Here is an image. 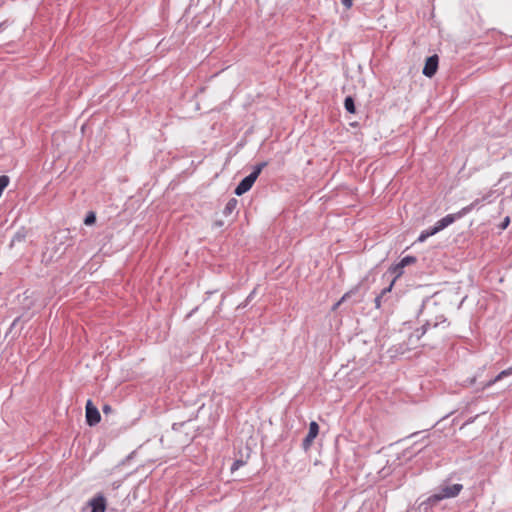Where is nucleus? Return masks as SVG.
I'll use <instances>...</instances> for the list:
<instances>
[{
    "label": "nucleus",
    "instance_id": "f257e3e1",
    "mask_svg": "<svg viewBox=\"0 0 512 512\" xmlns=\"http://www.w3.org/2000/svg\"><path fill=\"white\" fill-rule=\"evenodd\" d=\"M462 490V484H449L447 481H445L439 486L438 492L432 494L425 501L421 502L417 509L419 512H428V510H430L440 501L458 496Z\"/></svg>",
    "mask_w": 512,
    "mask_h": 512
},
{
    "label": "nucleus",
    "instance_id": "f03ea898",
    "mask_svg": "<svg viewBox=\"0 0 512 512\" xmlns=\"http://www.w3.org/2000/svg\"><path fill=\"white\" fill-rule=\"evenodd\" d=\"M430 326H431L430 322L427 321L420 328H417L413 333H411L409 335L407 342H403V343H399L398 345H394L390 349V352L403 355L406 352H408L412 349H415L418 346V342L420 341L421 337L427 332V330L429 329Z\"/></svg>",
    "mask_w": 512,
    "mask_h": 512
},
{
    "label": "nucleus",
    "instance_id": "7ed1b4c3",
    "mask_svg": "<svg viewBox=\"0 0 512 512\" xmlns=\"http://www.w3.org/2000/svg\"><path fill=\"white\" fill-rule=\"evenodd\" d=\"M101 420V415L96 406L92 403L91 400H88L86 403V423L89 426L97 425Z\"/></svg>",
    "mask_w": 512,
    "mask_h": 512
},
{
    "label": "nucleus",
    "instance_id": "20e7f679",
    "mask_svg": "<svg viewBox=\"0 0 512 512\" xmlns=\"http://www.w3.org/2000/svg\"><path fill=\"white\" fill-rule=\"evenodd\" d=\"M439 57L434 54L426 58L422 73L429 78H432L438 69Z\"/></svg>",
    "mask_w": 512,
    "mask_h": 512
},
{
    "label": "nucleus",
    "instance_id": "39448f33",
    "mask_svg": "<svg viewBox=\"0 0 512 512\" xmlns=\"http://www.w3.org/2000/svg\"><path fill=\"white\" fill-rule=\"evenodd\" d=\"M88 506L91 507L90 512H105L107 508L106 498L102 493H97L88 501Z\"/></svg>",
    "mask_w": 512,
    "mask_h": 512
},
{
    "label": "nucleus",
    "instance_id": "423d86ee",
    "mask_svg": "<svg viewBox=\"0 0 512 512\" xmlns=\"http://www.w3.org/2000/svg\"><path fill=\"white\" fill-rule=\"evenodd\" d=\"M318 434H319V425L317 424V422L311 421L309 424L308 434L302 441V448L305 451H307L311 447L314 439L317 437Z\"/></svg>",
    "mask_w": 512,
    "mask_h": 512
},
{
    "label": "nucleus",
    "instance_id": "0eeeda50",
    "mask_svg": "<svg viewBox=\"0 0 512 512\" xmlns=\"http://www.w3.org/2000/svg\"><path fill=\"white\" fill-rule=\"evenodd\" d=\"M255 181L256 180L254 179V176L247 175L246 177H244L236 186L234 190L235 195L241 196L248 192L252 188Z\"/></svg>",
    "mask_w": 512,
    "mask_h": 512
},
{
    "label": "nucleus",
    "instance_id": "6e6552de",
    "mask_svg": "<svg viewBox=\"0 0 512 512\" xmlns=\"http://www.w3.org/2000/svg\"><path fill=\"white\" fill-rule=\"evenodd\" d=\"M458 215H459V211L454 214H448L445 217H443L442 219H440L435 224L436 227L438 228L439 232L442 231L443 229H445L446 227H448L453 222H455L457 219H460L463 217V216H458Z\"/></svg>",
    "mask_w": 512,
    "mask_h": 512
},
{
    "label": "nucleus",
    "instance_id": "1a4fd4ad",
    "mask_svg": "<svg viewBox=\"0 0 512 512\" xmlns=\"http://www.w3.org/2000/svg\"><path fill=\"white\" fill-rule=\"evenodd\" d=\"M491 193L485 195L484 197H482L481 199H475L471 204L463 207L460 211H459V215L458 216H465L466 214L470 213L475 207H477L481 202L487 200L489 197H490Z\"/></svg>",
    "mask_w": 512,
    "mask_h": 512
},
{
    "label": "nucleus",
    "instance_id": "9d476101",
    "mask_svg": "<svg viewBox=\"0 0 512 512\" xmlns=\"http://www.w3.org/2000/svg\"><path fill=\"white\" fill-rule=\"evenodd\" d=\"M491 193L485 195L484 197H482L481 199H475L471 204L463 207L460 211H459V215L458 216H465L466 214L470 213L475 207H477L481 202L487 200L489 197H490Z\"/></svg>",
    "mask_w": 512,
    "mask_h": 512
},
{
    "label": "nucleus",
    "instance_id": "9b49d317",
    "mask_svg": "<svg viewBox=\"0 0 512 512\" xmlns=\"http://www.w3.org/2000/svg\"><path fill=\"white\" fill-rule=\"evenodd\" d=\"M510 375H512V366H511V367H509V368H507V369H505V370H503V371H501V372H500L497 376H495L493 379H491V380L487 381V382L483 385L482 389L489 388V387H490V386H492L494 383H496V382H498V381L502 380L504 377H507V376H510Z\"/></svg>",
    "mask_w": 512,
    "mask_h": 512
},
{
    "label": "nucleus",
    "instance_id": "f8f14e48",
    "mask_svg": "<svg viewBox=\"0 0 512 512\" xmlns=\"http://www.w3.org/2000/svg\"><path fill=\"white\" fill-rule=\"evenodd\" d=\"M237 205H238V200L236 198L229 199V201L227 202V204L223 210V215L226 217L230 216L237 208Z\"/></svg>",
    "mask_w": 512,
    "mask_h": 512
},
{
    "label": "nucleus",
    "instance_id": "ddd939ff",
    "mask_svg": "<svg viewBox=\"0 0 512 512\" xmlns=\"http://www.w3.org/2000/svg\"><path fill=\"white\" fill-rule=\"evenodd\" d=\"M344 108L348 113H351V114L356 113L355 100L352 96H347L344 99Z\"/></svg>",
    "mask_w": 512,
    "mask_h": 512
},
{
    "label": "nucleus",
    "instance_id": "4468645a",
    "mask_svg": "<svg viewBox=\"0 0 512 512\" xmlns=\"http://www.w3.org/2000/svg\"><path fill=\"white\" fill-rule=\"evenodd\" d=\"M405 267L404 266H401V263L398 262L397 264L395 265H392L389 269H388V272H390L391 274L394 275V278L393 279H397L399 278L402 274H403V269Z\"/></svg>",
    "mask_w": 512,
    "mask_h": 512
},
{
    "label": "nucleus",
    "instance_id": "2eb2a0df",
    "mask_svg": "<svg viewBox=\"0 0 512 512\" xmlns=\"http://www.w3.org/2000/svg\"><path fill=\"white\" fill-rule=\"evenodd\" d=\"M268 165V162L264 161L258 163L254 166L253 171L249 174L250 176H254V179L257 180L262 170Z\"/></svg>",
    "mask_w": 512,
    "mask_h": 512
},
{
    "label": "nucleus",
    "instance_id": "dca6fc26",
    "mask_svg": "<svg viewBox=\"0 0 512 512\" xmlns=\"http://www.w3.org/2000/svg\"><path fill=\"white\" fill-rule=\"evenodd\" d=\"M358 291V286L351 289L350 291L346 292L341 299L334 305L333 309H336L339 305H341L343 302H345L347 299L351 297V295L355 294Z\"/></svg>",
    "mask_w": 512,
    "mask_h": 512
},
{
    "label": "nucleus",
    "instance_id": "f3484780",
    "mask_svg": "<svg viewBox=\"0 0 512 512\" xmlns=\"http://www.w3.org/2000/svg\"><path fill=\"white\" fill-rule=\"evenodd\" d=\"M96 222V213L93 211H89L85 218H84V224L87 226L93 225Z\"/></svg>",
    "mask_w": 512,
    "mask_h": 512
},
{
    "label": "nucleus",
    "instance_id": "a211bd4d",
    "mask_svg": "<svg viewBox=\"0 0 512 512\" xmlns=\"http://www.w3.org/2000/svg\"><path fill=\"white\" fill-rule=\"evenodd\" d=\"M399 262L401 263V266L406 267L410 264L416 263L417 258L415 256L407 255V256L403 257Z\"/></svg>",
    "mask_w": 512,
    "mask_h": 512
},
{
    "label": "nucleus",
    "instance_id": "6ab92c4d",
    "mask_svg": "<svg viewBox=\"0 0 512 512\" xmlns=\"http://www.w3.org/2000/svg\"><path fill=\"white\" fill-rule=\"evenodd\" d=\"M25 233L24 232H21V231H18L17 233H15V235L13 236L12 240H11V246H13L15 243L17 242H22L25 240Z\"/></svg>",
    "mask_w": 512,
    "mask_h": 512
},
{
    "label": "nucleus",
    "instance_id": "aec40b11",
    "mask_svg": "<svg viewBox=\"0 0 512 512\" xmlns=\"http://www.w3.org/2000/svg\"><path fill=\"white\" fill-rule=\"evenodd\" d=\"M71 245H72L71 243H68V244L65 245V243L63 241H60L59 245L55 249V253L59 252V255H62V254L65 253L66 249L68 247H70Z\"/></svg>",
    "mask_w": 512,
    "mask_h": 512
},
{
    "label": "nucleus",
    "instance_id": "412c9836",
    "mask_svg": "<svg viewBox=\"0 0 512 512\" xmlns=\"http://www.w3.org/2000/svg\"><path fill=\"white\" fill-rule=\"evenodd\" d=\"M10 178L7 175L0 176V190L4 191L9 185Z\"/></svg>",
    "mask_w": 512,
    "mask_h": 512
},
{
    "label": "nucleus",
    "instance_id": "4be33fe9",
    "mask_svg": "<svg viewBox=\"0 0 512 512\" xmlns=\"http://www.w3.org/2000/svg\"><path fill=\"white\" fill-rule=\"evenodd\" d=\"M189 421H190V420H188V421H182V422H178V423H174V424L172 425V430H173V431H180V429H181L182 427H184V426H185Z\"/></svg>",
    "mask_w": 512,
    "mask_h": 512
},
{
    "label": "nucleus",
    "instance_id": "5701e85b",
    "mask_svg": "<svg viewBox=\"0 0 512 512\" xmlns=\"http://www.w3.org/2000/svg\"><path fill=\"white\" fill-rule=\"evenodd\" d=\"M426 233H428V236H433L435 234H437L439 232L438 228L436 227V225H434L433 227H430L429 229H426L425 230Z\"/></svg>",
    "mask_w": 512,
    "mask_h": 512
},
{
    "label": "nucleus",
    "instance_id": "b1692460",
    "mask_svg": "<svg viewBox=\"0 0 512 512\" xmlns=\"http://www.w3.org/2000/svg\"><path fill=\"white\" fill-rule=\"evenodd\" d=\"M244 464V462L242 460H236L234 461V463L232 464L231 466V471H235L237 470L240 466H242Z\"/></svg>",
    "mask_w": 512,
    "mask_h": 512
},
{
    "label": "nucleus",
    "instance_id": "393cba45",
    "mask_svg": "<svg viewBox=\"0 0 512 512\" xmlns=\"http://www.w3.org/2000/svg\"><path fill=\"white\" fill-rule=\"evenodd\" d=\"M394 283H395V279H393V280L391 281V283L389 284V286H388V287L384 288V289L381 291L382 295H386L387 293H389V292L392 290V287H393Z\"/></svg>",
    "mask_w": 512,
    "mask_h": 512
},
{
    "label": "nucleus",
    "instance_id": "a878e982",
    "mask_svg": "<svg viewBox=\"0 0 512 512\" xmlns=\"http://www.w3.org/2000/svg\"><path fill=\"white\" fill-rule=\"evenodd\" d=\"M256 293V290L254 289L246 298L245 302L243 303V307L247 306L248 303L253 299L254 295Z\"/></svg>",
    "mask_w": 512,
    "mask_h": 512
},
{
    "label": "nucleus",
    "instance_id": "bb28decb",
    "mask_svg": "<svg viewBox=\"0 0 512 512\" xmlns=\"http://www.w3.org/2000/svg\"><path fill=\"white\" fill-rule=\"evenodd\" d=\"M428 233L426 231H422L417 239L418 242H424L428 238Z\"/></svg>",
    "mask_w": 512,
    "mask_h": 512
},
{
    "label": "nucleus",
    "instance_id": "cd10ccee",
    "mask_svg": "<svg viewBox=\"0 0 512 512\" xmlns=\"http://www.w3.org/2000/svg\"><path fill=\"white\" fill-rule=\"evenodd\" d=\"M428 233L426 231H422L417 239L418 242H424L428 238Z\"/></svg>",
    "mask_w": 512,
    "mask_h": 512
},
{
    "label": "nucleus",
    "instance_id": "c85d7f7f",
    "mask_svg": "<svg viewBox=\"0 0 512 512\" xmlns=\"http://www.w3.org/2000/svg\"><path fill=\"white\" fill-rule=\"evenodd\" d=\"M428 233L426 231H422L417 239L418 242H424L428 238Z\"/></svg>",
    "mask_w": 512,
    "mask_h": 512
},
{
    "label": "nucleus",
    "instance_id": "c756f323",
    "mask_svg": "<svg viewBox=\"0 0 512 512\" xmlns=\"http://www.w3.org/2000/svg\"><path fill=\"white\" fill-rule=\"evenodd\" d=\"M341 3L346 9H350L353 5V0H341Z\"/></svg>",
    "mask_w": 512,
    "mask_h": 512
},
{
    "label": "nucleus",
    "instance_id": "7c9ffc66",
    "mask_svg": "<svg viewBox=\"0 0 512 512\" xmlns=\"http://www.w3.org/2000/svg\"><path fill=\"white\" fill-rule=\"evenodd\" d=\"M102 411L105 415L111 413L113 411L112 407L108 404H105L103 407H102Z\"/></svg>",
    "mask_w": 512,
    "mask_h": 512
},
{
    "label": "nucleus",
    "instance_id": "2f4dec72",
    "mask_svg": "<svg viewBox=\"0 0 512 512\" xmlns=\"http://www.w3.org/2000/svg\"><path fill=\"white\" fill-rule=\"evenodd\" d=\"M509 223H510V218L507 216V217L503 220V222L501 223L500 227H501L502 229H505V228L509 225Z\"/></svg>",
    "mask_w": 512,
    "mask_h": 512
},
{
    "label": "nucleus",
    "instance_id": "473e14b6",
    "mask_svg": "<svg viewBox=\"0 0 512 512\" xmlns=\"http://www.w3.org/2000/svg\"><path fill=\"white\" fill-rule=\"evenodd\" d=\"M374 303H375V307L377 309H380L381 308V303H382V300L380 297L376 296L375 299H374Z\"/></svg>",
    "mask_w": 512,
    "mask_h": 512
},
{
    "label": "nucleus",
    "instance_id": "72a5a7b5",
    "mask_svg": "<svg viewBox=\"0 0 512 512\" xmlns=\"http://www.w3.org/2000/svg\"><path fill=\"white\" fill-rule=\"evenodd\" d=\"M20 321H21V317H20V316H19V317H17V318H15V319H14V321L12 322L11 326H10V330H12L13 328H15V327L18 325V323H19Z\"/></svg>",
    "mask_w": 512,
    "mask_h": 512
},
{
    "label": "nucleus",
    "instance_id": "f704fd0d",
    "mask_svg": "<svg viewBox=\"0 0 512 512\" xmlns=\"http://www.w3.org/2000/svg\"><path fill=\"white\" fill-rule=\"evenodd\" d=\"M186 437L187 438L183 442H185L187 444H190L194 440V436L189 437L188 434H186Z\"/></svg>",
    "mask_w": 512,
    "mask_h": 512
},
{
    "label": "nucleus",
    "instance_id": "c9c22d12",
    "mask_svg": "<svg viewBox=\"0 0 512 512\" xmlns=\"http://www.w3.org/2000/svg\"><path fill=\"white\" fill-rule=\"evenodd\" d=\"M215 225H217L218 227H221L224 225V223L222 221H216Z\"/></svg>",
    "mask_w": 512,
    "mask_h": 512
},
{
    "label": "nucleus",
    "instance_id": "e433bc0d",
    "mask_svg": "<svg viewBox=\"0 0 512 512\" xmlns=\"http://www.w3.org/2000/svg\"><path fill=\"white\" fill-rule=\"evenodd\" d=\"M474 421V418L469 419L466 424L472 423Z\"/></svg>",
    "mask_w": 512,
    "mask_h": 512
},
{
    "label": "nucleus",
    "instance_id": "4c0bfd02",
    "mask_svg": "<svg viewBox=\"0 0 512 512\" xmlns=\"http://www.w3.org/2000/svg\"><path fill=\"white\" fill-rule=\"evenodd\" d=\"M377 296H378V297H380V298H381V300H382V299L384 298V296H385V295H382V293H380V294H378Z\"/></svg>",
    "mask_w": 512,
    "mask_h": 512
}]
</instances>
